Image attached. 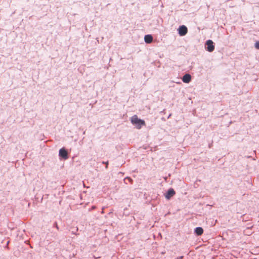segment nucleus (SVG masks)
<instances>
[{"label":"nucleus","mask_w":259,"mask_h":259,"mask_svg":"<svg viewBox=\"0 0 259 259\" xmlns=\"http://www.w3.org/2000/svg\"><path fill=\"white\" fill-rule=\"evenodd\" d=\"M131 121L132 124L135 125L138 129H140L142 126L145 125L144 120L138 118L136 115L131 117Z\"/></svg>","instance_id":"1"},{"label":"nucleus","mask_w":259,"mask_h":259,"mask_svg":"<svg viewBox=\"0 0 259 259\" xmlns=\"http://www.w3.org/2000/svg\"><path fill=\"white\" fill-rule=\"evenodd\" d=\"M206 45L207 46L206 49L209 52H212L214 49V46L213 45V42L211 40H208L206 41Z\"/></svg>","instance_id":"2"},{"label":"nucleus","mask_w":259,"mask_h":259,"mask_svg":"<svg viewBox=\"0 0 259 259\" xmlns=\"http://www.w3.org/2000/svg\"><path fill=\"white\" fill-rule=\"evenodd\" d=\"M179 34L181 36H184L185 35L187 32L188 29L186 26L185 25H182L180 26V27L178 29Z\"/></svg>","instance_id":"3"},{"label":"nucleus","mask_w":259,"mask_h":259,"mask_svg":"<svg viewBox=\"0 0 259 259\" xmlns=\"http://www.w3.org/2000/svg\"><path fill=\"white\" fill-rule=\"evenodd\" d=\"M59 156L65 159H67L68 158V153L65 149L61 148L59 150Z\"/></svg>","instance_id":"4"},{"label":"nucleus","mask_w":259,"mask_h":259,"mask_svg":"<svg viewBox=\"0 0 259 259\" xmlns=\"http://www.w3.org/2000/svg\"><path fill=\"white\" fill-rule=\"evenodd\" d=\"M175 191L173 189H170L168 190L166 194L165 195V197L167 199H169L175 194Z\"/></svg>","instance_id":"5"},{"label":"nucleus","mask_w":259,"mask_h":259,"mask_svg":"<svg viewBox=\"0 0 259 259\" xmlns=\"http://www.w3.org/2000/svg\"><path fill=\"white\" fill-rule=\"evenodd\" d=\"M191 80V76L189 74H186L182 78V80L185 83H189Z\"/></svg>","instance_id":"6"},{"label":"nucleus","mask_w":259,"mask_h":259,"mask_svg":"<svg viewBox=\"0 0 259 259\" xmlns=\"http://www.w3.org/2000/svg\"><path fill=\"white\" fill-rule=\"evenodd\" d=\"M144 40L146 43L149 44L152 41L153 37H152V35H149V34L146 35L144 37Z\"/></svg>","instance_id":"7"},{"label":"nucleus","mask_w":259,"mask_h":259,"mask_svg":"<svg viewBox=\"0 0 259 259\" xmlns=\"http://www.w3.org/2000/svg\"><path fill=\"white\" fill-rule=\"evenodd\" d=\"M195 232L197 235H201L203 233V230L201 227H197L195 230Z\"/></svg>","instance_id":"8"},{"label":"nucleus","mask_w":259,"mask_h":259,"mask_svg":"<svg viewBox=\"0 0 259 259\" xmlns=\"http://www.w3.org/2000/svg\"><path fill=\"white\" fill-rule=\"evenodd\" d=\"M255 47L256 49L259 50V41H256L255 44Z\"/></svg>","instance_id":"9"},{"label":"nucleus","mask_w":259,"mask_h":259,"mask_svg":"<svg viewBox=\"0 0 259 259\" xmlns=\"http://www.w3.org/2000/svg\"><path fill=\"white\" fill-rule=\"evenodd\" d=\"M125 180H127L131 183H133V180L131 178H130V177L126 178Z\"/></svg>","instance_id":"10"},{"label":"nucleus","mask_w":259,"mask_h":259,"mask_svg":"<svg viewBox=\"0 0 259 259\" xmlns=\"http://www.w3.org/2000/svg\"><path fill=\"white\" fill-rule=\"evenodd\" d=\"M103 163H104V162H103ZM105 164L106 165V167L107 168L108 167V162H105Z\"/></svg>","instance_id":"11"},{"label":"nucleus","mask_w":259,"mask_h":259,"mask_svg":"<svg viewBox=\"0 0 259 259\" xmlns=\"http://www.w3.org/2000/svg\"><path fill=\"white\" fill-rule=\"evenodd\" d=\"M56 228H57V229H59V228H58V226H57V225H56Z\"/></svg>","instance_id":"12"}]
</instances>
